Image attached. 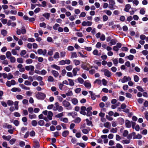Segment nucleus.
I'll return each mask as SVG.
<instances>
[{
  "label": "nucleus",
  "mask_w": 148,
  "mask_h": 148,
  "mask_svg": "<svg viewBox=\"0 0 148 148\" xmlns=\"http://www.w3.org/2000/svg\"><path fill=\"white\" fill-rule=\"evenodd\" d=\"M50 15V13H46L43 14L42 16L45 17L46 19L49 20V18Z\"/></svg>",
  "instance_id": "6ab92c4d"
},
{
  "label": "nucleus",
  "mask_w": 148,
  "mask_h": 148,
  "mask_svg": "<svg viewBox=\"0 0 148 148\" xmlns=\"http://www.w3.org/2000/svg\"><path fill=\"white\" fill-rule=\"evenodd\" d=\"M19 86L23 89L27 90H30V88L29 87H27L26 86L23 84H20Z\"/></svg>",
  "instance_id": "dca6fc26"
},
{
  "label": "nucleus",
  "mask_w": 148,
  "mask_h": 148,
  "mask_svg": "<svg viewBox=\"0 0 148 148\" xmlns=\"http://www.w3.org/2000/svg\"><path fill=\"white\" fill-rule=\"evenodd\" d=\"M29 117L30 119H36L37 118V116L36 114L32 113V114H30L29 115Z\"/></svg>",
  "instance_id": "9b49d317"
},
{
  "label": "nucleus",
  "mask_w": 148,
  "mask_h": 148,
  "mask_svg": "<svg viewBox=\"0 0 148 148\" xmlns=\"http://www.w3.org/2000/svg\"><path fill=\"white\" fill-rule=\"evenodd\" d=\"M11 91L12 92H20L21 90V89L18 88H16V87H14L12 88L11 90Z\"/></svg>",
  "instance_id": "2eb2a0df"
},
{
  "label": "nucleus",
  "mask_w": 148,
  "mask_h": 148,
  "mask_svg": "<svg viewBox=\"0 0 148 148\" xmlns=\"http://www.w3.org/2000/svg\"><path fill=\"white\" fill-rule=\"evenodd\" d=\"M59 58V53L58 52H56L53 56V58L55 59H57Z\"/></svg>",
  "instance_id": "79ce46f5"
},
{
  "label": "nucleus",
  "mask_w": 148,
  "mask_h": 148,
  "mask_svg": "<svg viewBox=\"0 0 148 148\" xmlns=\"http://www.w3.org/2000/svg\"><path fill=\"white\" fill-rule=\"evenodd\" d=\"M84 84L85 87L88 88L90 89L91 88V85L88 80L85 81L84 82Z\"/></svg>",
  "instance_id": "0eeeda50"
},
{
  "label": "nucleus",
  "mask_w": 148,
  "mask_h": 148,
  "mask_svg": "<svg viewBox=\"0 0 148 148\" xmlns=\"http://www.w3.org/2000/svg\"><path fill=\"white\" fill-rule=\"evenodd\" d=\"M119 122L121 125H122L124 122V119L122 118H119Z\"/></svg>",
  "instance_id": "603ef678"
},
{
  "label": "nucleus",
  "mask_w": 148,
  "mask_h": 148,
  "mask_svg": "<svg viewBox=\"0 0 148 148\" xmlns=\"http://www.w3.org/2000/svg\"><path fill=\"white\" fill-rule=\"evenodd\" d=\"M36 96L38 99L43 100L46 97V95L43 93L40 92L36 95Z\"/></svg>",
  "instance_id": "7ed1b4c3"
},
{
  "label": "nucleus",
  "mask_w": 148,
  "mask_h": 148,
  "mask_svg": "<svg viewBox=\"0 0 148 148\" xmlns=\"http://www.w3.org/2000/svg\"><path fill=\"white\" fill-rule=\"evenodd\" d=\"M45 115L47 116V118L48 119V121L49 120H51L52 119V117L53 116V112L51 111H48L47 110L44 111L42 112Z\"/></svg>",
  "instance_id": "f257e3e1"
},
{
  "label": "nucleus",
  "mask_w": 148,
  "mask_h": 148,
  "mask_svg": "<svg viewBox=\"0 0 148 148\" xmlns=\"http://www.w3.org/2000/svg\"><path fill=\"white\" fill-rule=\"evenodd\" d=\"M14 106L15 109L16 110H18V102L17 101H15L14 103Z\"/></svg>",
  "instance_id": "49530a36"
},
{
  "label": "nucleus",
  "mask_w": 148,
  "mask_h": 148,
  "mask_svg": "<svg viewBox=\"0 0 148 148\" xmlns=\"http://www.w3.org/2000/svg\"><path fill=\"white\" fill-rule=\"evenodd\" d=\"M7 103L8 106H10L12 105L14 103V102L12 100H8L7 101Z\"/></svg>",
  "instance_id": "13d9d810"
},
{
  "label": "nucleus",
  "mask_w": 148,
  "mask_h": 148,
  "mask_svg": "<svg viewBox=\"0 0 148 148\" xmlns=\"http://www.w3.org/2000/svg\"><path fill=\"white\" fill-rule=\"evenodd\" d=\"M53 49H49L48 52V54L50 56L52 55L53 54Z\"/></svg>",
  "instance_id": "4d7b16f0"
},
{
  "label": "nucleus",
  "mask_w": 148,
  "mask_h": 148,
  "mask_svg": "<svg viewBox=\"0 0 148 148\" xmlns=\"http://www.w3.org/2000/svg\"><path fill=\"white\" fill-rule=\"evenodd\" d=\"M129 78L126 76H125L121 80L122 83H124L127 82Z\"/></svg>",
  "instance_id": "a878e982"
},
{
  "label": "nucleus",
  "mask_w": 148,
  "mask_h": 148,
  "mask_svg": "<svg viewBox=\"0 0 148 148\" xmlns=\"http://www.w3.org/2000/svg\"><path fill=\"white\" fill-rule=\"evenodd\" d=\"M60 25L57 23H56L53 26V28L54 30H57L58 28V27H59Z\"/></svg>",
  "instance_id": "a18cd8bd"
},
{
  "label": "nucleus",
  "mask_w": 148,
  "mask_h": 148,
  "mask_svg": "<svg viewBox=\"0 0 148 148\" xmlns=\"http://www.w3.org/2000/svg\"><path fill=\"white\" fill-rule=\"evenodd\" d=\"M86 122L87 125L88 126H90L92 125V122L90 121H89L88 119H87L86 120Z\"/></svg>",
  "instance_id": "5fc2aeb1"
},
{
  "label": "nucleus",
  "mask_w": 148,
  "mask_h": 148,
  "mask_svg": "<svg viewBox=\"0 0 148 148\" xmlns=\"http://www.w3.org/2000/svg\"><path fill=\"white\" fill-rule=\"evenodd\" d=\"M117 42L116 39H111L110 42L109 43V44L110 45H115Z\"/></svg>",
  "instance_id": "4468645a"
},
{
  "label": "nucleus",
  "mask_w": 148,
  "mask_h": 148,
  "mask_svg": "<svg viewBox=\"0 0 148 148\" xmlns=\"http://www.w3.org/2000/svg\"><path fill=\"white\" fill-rule=\"evenodd\" d=\"M38 123L39 125L42 126L44 125L45 122L43 120H40L38 121Z\"/></svg>",
  "instance_id": "a19ab883"
},
{
  "label": "nucleus",
  "mask_w": 148,
  "mask_h": 148,
  "mask_svg": "<svg viewBox=\"0 0 148 148\" xmlns=\"http://www.w3.org/2000/svg\"><path fill=\"white\" fill-rule=\"evenodd\" d=\"M71 58H77V53L75 52H73L71 53Z\"/></svg>",
  "instance_id": "b1692460"
},
{
  "label": "nucleus",
  "mask_w": 148,
  "mask_h": 148,
  "mask_svg": "<svg viewBox=\"0 0 148 148\" xmlns=\"http://www.w3.org/2000/svg\"><path fill=\"white\" fill-rule=\"evenodd\" d=\"M26 62L27 64H30L33 62V60L30 59H28L26 60Z\"/></svg>",
  "instance_id": "774afa93"
},
{
  "label": "nucleus",
  "mask_w": 148,
  "mask_h": 148,
  "mask_svg": "<svg viewBox=\"0 0 148 148\" xmlns=\"http://www.w3.org/2000/svg\"><path fill=\"white\" fill-rule=\"evenodd\" d=\"M132 1L133 3L136 6L137 5L139 4V1L137 0H130V2Z\"/></svg>",
  "instance_id": "58836bf2"
},
{
  "label": "nucleus",
  "mask_w": 148,
  "mask_h": 148,
  "mask_svg": "<svg viewBox=\"0 0 148 148\" xmlns=\"http://www.w3.org/2000/svg\"><path fill=\"white\" fill-rule=\"evenodd\" d=\"M46 50L45 49L43 50L42 49H40L38 50V53L39 55H42L43 56H45L47 53Z\"/></svg>",
  "instance_id": "39448f33"
},
{
  "label": "nucleus",
  "mask_w": 148,
  "mask_h": 148,
  "mask_svg": "<svg viewBox=\"0 0 148 148\" xmlns=\"http://www.w3.org/2000/svg\"><path fill=\"white\" fill-rule=\"evenodd\" d=\"M22 121L24 123V125H27V119L26 117H23L22 119Z\"/></svg>",
  "instance_id": "7c9ffc66"
},
{
  "label": "nucleus",
  "mask_w": 148,
  "mask_h": 148,
  "mask_svg": "<svg viewBox=\"0 0 148 148\" xmlns=\"http://www.w3.org/2000/svg\"><path fill=\"white\" fill-rule=\"evenodd\" d=\"M126 126L128 128L130 127V121L128 120H127L125 121Z\"/></svg>",
  "instance_id": "680f3d73"
},
{
  "label": "nucleus",
  "mask_w": 148,
  "mask_h": 148,
  "mask_svg": "<svg viewBox=\"0 0 148 148\" xmlns=\"http://www.w3.org/2000/svg\"><path fill=\"white\" fill-rule=\"evenodd\" d=\"M76 34L77 36L79 37H82L83 36L82 33L81 32H77L76 33Z\"/></svg>",
  "instance_id": "338daca9"
},
{
  "label": "nucleus",
  "mask_w": 148,
  "mask_h": 148,
  "mask_svg": "<svg viewBox=\"0 0 148 148\" xmlns=\"http://www.w3.org/2000/svg\"><path fill=\"white\" fill-rule=\"evenodd\" d=\"M73 68V66L71 65L68 66L66 67V69L68 71H71Z\"/></svg>",
  "instance_id": "8fccbe9b"
},
{
  "label": "nucleus",
  "mask_w": 148,
  "mask_h": 148,
  "mask_svg": "<svg viewBox=\"0 0 148 148\" xmlns=\"http://www.w3.org/2000/svg\"><path fill=\"white\" fill-rule=\"evenodd\" d=\"M73 62L76 66L80 64V61L79 60H74Z\"/></svg>",
  "instance_id": "393cba45"
},
{
  "label": "nucleus",
  "mask_w": 148,
  "mask_h": 148,
  "mask_svg": "<svg viewBox=\"0 0 148 148\" xmlns=\"http://www.w3.org/2000/svg\"><path fill=\"white\" fill-rule=\"evenodd\" d=\"M2 138L8 141L11 139V136L10 135H8L7 136L5 135H3L2 136Z\"/></svg>",
  "instance_id": "412c9836"
},
{
  "label": "nucleus",
  "mask_w": 148,
  "mask_h": 148,
  "mask_svg": "<svg viewBox=\"0 0 148 148\" xmlns=\"http://www.w3.org/2000/svg\"><path fill=\"white\" fill-rule=\"evenodd\" d=\"M101 80L99 79H96L94 82V84H97L98 85H100L101 84Z\"/></svg>",
  "instance_id": "ea45409f"
},
{
  "label": "nucleus",
  "mask_w": 148,
  "mask_h": 148,
  "mask_svg": "<svg viewBox=\"0 0 148 148\" xmlns=\"http://www.w3.org/2000/svg\"><path fill=\"white\" fill-rule=\"evenodd\" d=\"M68 80L69 81V84L70 86H74V83L73 80L70 79H68Z\"/></svg>",
  "instance_id": "aec40b11"
},
{
  "label": "nucleus",
  "mask_w": 148,
  "mask_h": 148,
  "mask_svg": "<svg viewBox=\"0 0 148 148\" xmlns=\"http://www.w3.org/2000/svg\"><path fill=\"white\" fill-rule=\"evenodd\" d=\"M55 105L57 106L58 110L59 112H61L63 111V108L62 106H59V103L58 102H56L55 103Z\"/></svg>",
  "instance_id": "6e6552de"
},
{
  "label": "nucleus",
  "mask_w": 148,
  "mask_h": 148,
  "mask_svg": "<svg viewBox=\"0 0 148 148\" xmlns=\"http://www.w3.org/2000/svg\"><path fill=\"white\" fill-rule=\"evenodd\" d=\"M92 53L94 55L99 56L100 55V54L99 53V51L97 49L94 50L92 52Z\"/></svg>",
  "instance_id": "473e14b6"
},
{
  "label": "nucleus",
  "mask_w": 148,
  "mask_h": 148,
  "mask_svg": "<svg viewBox=\"0 0 148 148\" xmlns=\"http://www.w3.org/2000/svg\"><path fill=\"white\" fill-rule=\"evenodd\" d=\"M51 67L55 69H56L59 70H60V67L56 65L53 64L51 66Z\"/></svg>",
  "instance_id": "c85d7f7f"
},
{
  "label": "nucleus",
  "mask_w": 148,
  "mask_h": 148,
  "mask_svg": "<svg viewBox=\"0 0 148 148\" xmlns=\"http://www.w3.org/2000/svg\"><path fill=\"white\" fill-rule=\"evenodd\" d=\"M112 61L114 64L115 66H117V64L118 63V61L117 59H115L112 60Z\"/></svg>",
  "instance_id": "69168bd1"
},
{
  "label": "nucleus",
  "mask_w": 148,
  "mask_h": 148,
  "mask_svg": "<svg viewBox=\"0 0 148 148\" xmlns=\"http://www.w3.org/2000/svg\"><path fill=\"white\" fill-rule=\"evenodd\" d=\"M130 9V5L129 4H127L125 6V8L124 10L126 12H128Z\"/></svg>",
  "instance_id": "c03bdc74"
},
{
  "label": "nucleus",
  "mask_w": 148,
  "mask_h": 148,
  "mask_svg": "<svg viewBox=\"0 0 148 148\" xmlns=\"http://www.w3.org/2000/svg\"><path fill=\"white\" fill-rule=\"evenodd\" d=\"M3 127L4 128L11 129L12 128V126L10 125H9L7 123H4L3 124Z\"/></svg>",
  "instance_id": "1a4fd4ad"
},
{
  "label": "nucleus",
  "mask_w": 148,
  "mask_h": 148,
  "mask_svg": "<svg viewBox=\"0 0 148 148\" xmlns=\"http://www.w3.org/2000/svg\"><path fill=\"white\" fill-rule=\"evenodd\" d=\"M14 77L13 75L11 73H9L8 75L7 79H10L12 78H13Z\"/></svg>",
  "instance_id": "0e129e2a"
},
{
  "label": "nucleus",
  "mask_w": 148,
  "mask_h": 148,
  "mask_svg": "<svg viewBox=\"0 0 148 148\" xmlns=\"http://www.w3.org/2000/svg\"><path fill=\"white\" fill-rule=\"evenodd\" d=\"M63 106L66 108V109L69 110H71L72 107L69 102L66 100H64L62 102Z\"/></svg>",
  "instance_id": "f03ea898"
},
{
  "label": "nucleus",
  "mask_w": 148,
  "mask_h": 148,
  "mask_svg": "<svg viewBox=\"0 0 148 148\" xmlns=\"http://www.w3.org/2000/svg\"><path fill=\"white\" fill-rule=\"evenodd\" d=\"M34 142L35 143V144L34 146V148H39L40 147V145L38 142L37 141H34Z\"/></svg>",
  "instance_id": "37998d69"
},
{
  "label": "nucleus",
  "mask_w": 148,
  "mask_h": 148,
  "mask_svg": "<svg viewBox=\"0 0 148 148\" xmlns=\"http://www.w3.org/2000/svg\"><path fill=\"white\" fill-rule=\"evenodd\" d=\"M60 120L61 121L66 123H67L68 122V119L67 118H61Z\"/></svg>",
  "instance_id": "bb28decb"
},
{
  "label": "nucleus",
  "mask_w": 148,
  "mask_h": 148,
  "mask_svg": "<svg viewBox=\"0 0 148 148\" xmlns=\"http://www.w3.org/2000/svg\"><path fill=\"white\" fill-rule=\"evenodd\" d=\"M71 102L73 104L75 105L78 103V101L77 99L74 98L72 99Z\"/></svg>",
  "instance_id": "5701e85b"
},
{
  "label": "nucleus",
  "mask_w": 148,
  "mask_h": 148,
  "mask_svg": "<svg viewBox=\"0 0 148 148\" xmlns=\"http://www.w3.org/2000/svg\"><path fill=\"white\" fill-rule=\"evenodd\" d=\"M76 80H77L78 82L81 84H83L84 82L83 79L81 77H79Z\"/></svg>",
  "instance_id": "c9c22d12"
},
{
  "label": "nucleus",
  "mask_w": 148,
  "mask_h": 148,
  "mask_svg": "<svg viewBox=\"0 0 148 148\" xmlns=\"http://www.w3.org/2000/svg\"><path fill=\"white\" fill-rule=\"evenodd\" d=\"M1 34L3 35V36H5L7 34V32L6 30L3 29L1 31Z\"/></svg>",
  "instance_id": "e433bc0d"
},
{
  "label": "nucleus",
  "mask_w": 148,
  "mask_h": 148,
  "mask_svg": "<svg viewBox=\"0 0 148 148\" xmlns=\"http://www.w3.org/2000/svg\"><path fill=\"white\" fill-rule=\"evenodd\" d=\"M28 110L30 114L34 112V110L32 107H30L29 108Z\"/></svg>",
  "instance_id": "6e6d98bb"
},
{
  "label": "nucleus",
  "mask_w": 148,
  "mask_h": 148,
  "mask_svg": "<svg viewBox=\"0 0 148 148\" xmlns=\"http://www.w3.org/2000/svg\"><path fill=\"white\" fill-rule=\"evenodd\" d=\"M100 39L101 40L103 41L106 39V37L105 35L103 34H102L100 37Z\"/></svg>",
  "instance_id": "09e8293b"
},
{
  "label": "nucleus",
  "mask_w": 148,
  "mask_h": 148,
  "mask_svg": "<svg viewBox=\"0 0 148 148\" xmlns=\"http://www.w3.org/2000/svg\"><path fill=\"white\" fill-rule=\"evenodd\" d=\"M79 69L77 67L74 68L73 69L72 72L73 74V75L74 76H75L77 75V71H79Z\"/></svg>",
  "instance_id": "9d476101"
},
{
  "label": "nucleus",
  "mask_w": 148,
  "mask_h": 148,
  "mask_svg": "<svg viewBox=\"0 0 148 148\" xmlns=\"http://www.w3.org/2000/svg\"><path fill=\"white\" fill-rule=\"evenodd\" d=\"M81 67L84 70L88 71L89 70V68L87 66L84 64H82L81 65Z\"/></svg>",
  "instance_id": "4be33fe9"
},
{
  "label": "nucleus",
  "mask_w": 148,
  "mask_h": 148,
  "mask_svg": "<svg viewBox=\"0 0 148 148\" xmlns=\"http://www.w3.org/2000/svg\"><path fill=\"white\" fill-rule=\"evenodd\" d=\"M63 116V112H61L56 115V117L57 118H60Z\"/></svg>",
  "instance_id": "052dcab7"
},
{
  "label": "nucleus",
  "mask_w": 148,
  "mask_h": 148,
  "mask_svg": "<svg viewBox=\"0 0 148 148\" xmlns=\"http://www.w3.org/2000/svg\"><path fill=\"white\" fill-rule=\"evenodd\" d=\"M46 24L44 22L40 23V26L41 27H43L44 28H45L46 27Z\"/></svg>",
  "instance_id": "e2e57ef3"
},
{
  "label": "nucleus",
  "mask_w": 148,
  "mask_h": 148,
  "mask_svg": "<svg viewBox=\"0 0 148 148\" xmlns=\"http://www.w3.org/2000/svg\"><path fill=\"white\" fill-rule=\"evenodd\" d=\"M104 12L105 13L108 15L110 16L112 14V13L111 11L109 10H105L104 11Z\"/></svg>",
  "instance_id": "2f4dec72"
},
{
  "label": "nucleus",
  "mask_w": 148,
  "mask_h": 148,
  "mask_svg": "<svg viewBox=\"0 0 148 148\" xmlns=\"http://www.w3.org/2000/svg\"><path fill=\"white\" fill-rule=\"evenodd\" d=\"M32 124L34 127L36 126L37 124V122L36 120H33L32 121Z\"/></svg>",
  "instance_id": "de8ad7c7"
},
{
  "label": "nucleus",
  "mask_w": 148,
  "mask_h": 148,
  "mask_svg": "<svg viewBox=\"0 0 148 148\" xmlns=\"http://www.w3.org/2000/svg\"><path fill=\"white\" fill-rule=\"evenodd\" d=\"M89 129H84L82 130V132L84 134H87L89 132Z\"/></svg>",
  "instance_id": "4c0bfd02"
},
{
  "label": "nucleus",
  "mask_w": 148,
  "mask_h": 148,
  "mask_svg": "<svg viewBox=\"0 0 148 148\" xmlns=\"http://www.w3.org/2000/svg\"><path fill=\"white\" fill-rule=\"evenodd\" d=\"M51 73L55 77H57L59 75V73L57 71L54 70L51 71Z\"/></svg>",
  "instance_id": "ddd939ff"
},
{
  "label": "nucleus",
  "mask_w": 148,
  "mask_h": 148,
  "mask_svg": "<svg viewBox=\"0 0 148 148\" xmlns=\"http://www.w3.org/2000/svg\"><path fill=\"white\" fill-rule=\"evenodd\" d=\"M38 118L40 119H43L46 121H48V119L47 118V117H44V116L42 114H41L40 115H39L38 116Z\"/></svg>",
  "instance_id": "f8f14e48"
},
{
  "label": "nucleus",
  "mask_w": 148,
  "mask_h": 148,
  "mask_svg": "<svg viewBox=\"0 0 148 148\" xmlns=\"http://www.w3.org/2000/svg\"><path fill=\"white\" fill-rule=\"evenodd\" d=\"M136 135L135 132H133L132 133L130 134V138H133V139H136V138H135V137H136Z\"/></svg>",
  "instance_id": "f704fd0d"
},
{
  "label": "nucleus",
  "mask_w": 148,
  "mask_h": 148,
  "mask_svg": "<svg viewBox=\"0 0 148 148\" xmlns=\"http://www.w3.org/2000/svg\"><path fill=\"white\" fill-rule=\"evenodd\" d=\"M8 59L10 60L11 62L12 63H14L16 61V59L15 58L12 56L10 57Z\"/></svg>",
  "instance_id": "72a5a7b5"
},
{
  "label": "nucleus",
  "mask_w": 148,
  "mask_h": 148,
  "mask_svg": "<svg viewBox=\"0 0 148 148\" xmlns=\"http://www.w3.org/2000/svg\"><path fill=\"white\" fill-rule=\"evenodd\" d=\"M69 134V132L68 130L64 131L62 133V136L64 137H66Z\"/></svg>",
  "instance_id": "a211bd4d"
},
{
  "label": "nucleus",
  "mask_w": 148,
  "mask_h": 148,
  "mask_svg": "<svg viewBox=\"0 0 148 148\" xmlns=\"http://www.w3.org/2000/svg\"><path fill=\"white\" fill-rule=\"evenodd\" d=\"M89 92L91 95L92 99L93 100H95L96 99V95L92 91H89Z\"/></svg>",
  "instance_id": "f3484780"
},
{
  "label": "nucleus",
  "mask_w": 148,
  "mask_h": 148,
  "mask_svg": "<svg viewBox=\"0 0 148 148\" xmlns=\"http://www.w3.org/2000/svg\"><path fill=\"white\" fill-rule=\"evenodd\" d=\"M104 125L105 127L107 128H110L111 126L110 123L108 122H107L105 123L104 124Z\"/></svg>",
  "instance_id": "c756f323"
},
{
  "label": "nucleus",
  "mask_w": 148,
  "mask_h": 148,
  "mask_svg": "<svg viewBox=\"0 0 148 148\" xmlns=\"http://www.w3.org/2000/svg\"><path fill=\"white\" fill-rule=\"evenodd\" d=\"M53 78L51 76H49L48 77L47 80L48 82H53L54 81Z\"/></svg>",
  "instance_id": "3c124183"
},
{
  "label": "nucleus",
  "mask_w": 148,
  "mask_h": 148,
  "mask_svg": "<svg viewBox=\"0 0 148 148\" xmlns=\"http://www.w3.org/2000/svg\"><path fill=\"white\" fill-rule=\"evenodd\" d=\"M76 16V15L73 16V15H71L69 17V19L71 21H74L75 19V18Z\"/></svg>",
  "instance_id": "864d4df0"
},
{
  "label": "nucleus",
  "mask_w": 148,
  "mask_h": 148,
  "mask_svg": "<svg viewBox=\"0 0 148 148\" xmlns=\"http://www.w3.org/2000/svg\"><path fill=\"white\" fill-rule=\"evenodd\" d=\"M101 71L104 73V74L106 76L108 77L111 76V73L108 69H102Z\"/></svg>",
  "instance_id": "20e7f679"
},
{
  "label": "nucleus",
  "mask_w": 148,
  "mask_h": 148,
  "mask_svg": "<svg viewBox=\"0 0 148 148\" xmlns=\"http://www.w3.org/2000/svg\"><path fill=\"white\" fill-rule=\"evenodd\" d=\"M17 62L20 63H22L23 62V60L21 58H18L17 59Z\"/></svg>",
  "instance_id": "bf43d9fd"
},
{
  "label": "nucleus",
  "mask_w": 148,
  "mask_h": 148,
  "mask_svg": "<svg viewBox=\"0 0 148 148\" xmlns=\"http://www.w3.org/2000/svg\"><path fill=\"white\" fill-rule=\"evenodd\" d=\"M92 22L89 21H83L82 23V25L83 26H90L92 25Z\"/></svg>",
  "instance_id": "423d86ee"
},
{
  "label": "nucleus",
  "mask_w": 148,
  "mask_h": 148,
  "mask_svg": "<svg viewBox=\"0 0 148 148\" xmlns=\"http://www.w3.org/2000/svg\"><path fill=\"white\" fill-rule=\"evenodd\" d=\"M6 56L7 58L8 59H9L10 57L12 56L11 53L10 51H8L6 52Z\"/></svg>",
  "instance_id": "cd10ccee"
}]
</instances>
